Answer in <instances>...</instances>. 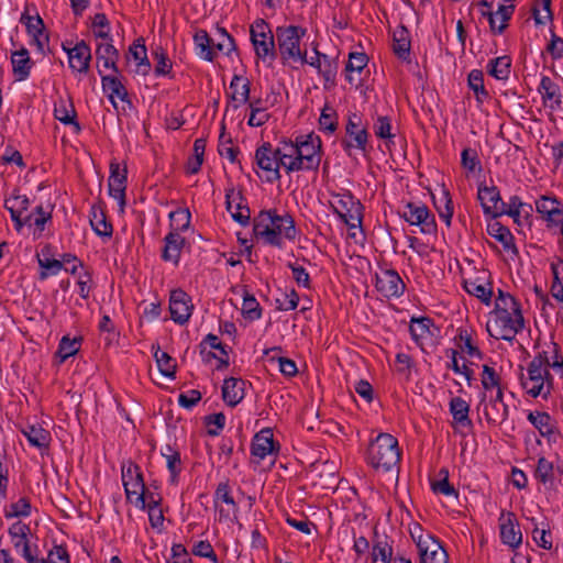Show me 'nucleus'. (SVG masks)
I'll use <instances>...</instances> for the list:
<instances>
[{
  "label": "nucleus",
  "mask_w": 563,
  "mask_h": 563,
  "mask_svg": "<svg viewBox=\"0 0 563 563\" xmlns=\"http://www.w3.org/2000/svg\"><path fill=\"white\" fill-rule=\"evenodd\" d=\"M185 244L186 239L184 236L176 233V231H169V233L164 238V246L161 255L162 260L177 266Z\"/></svg>",
  "instance_id": "27"
},
{
  "label": "nucleus",
  "mask_w": 563,
  "mask_h": 563,
  "mask_svg": "<svg viewBox=\"0 0 563 563\" xmlns=\"http://www.w3.org/2000/svg\"><path fill=\"white\" fill-rule=\"evenodd\" d=\"M74 262L75 264L68 268V267H65V271L66 272H69L70 274H76L77 273V268L78 266L82 267L84 264L81 261H79L75 255L70 254V253H66L62 256V261L59 260H49V258H38V265L42 267V268H45L47 271H51L52 274H57L62 268H63V265L64 264H67V263H71Z\"/></svg>",
  "instance_id": "36"
},
{
  "label": "nucleus",
  "mask_w": 563,
  "mask_h": 563,
  "mask_svg": "<svg viewBox=\"0 0 563 563\" xmlns=\"http://www.w3.org/2000/svg\"><path fill=\"white\" fill-rule=\"evenodd\" d=\"M455 343L461 351L465 352L471 357L483 358V353L478 346L473 342L472 333L465 328L457 329Z\"/></svg>",
  "instance_id": "46"
},
{
  "label": "nucleus",
  "mask_w": 563,
  "mask_h": 563,
  "mask_svg": "<svg viewBox=\"0 0 563 563\" xmlns=\"http://www.w3.org/2000/svg\"><path fill=\"white\" fill-rule=\"evenodd\" d=\"M393 556V547L387 540H374L371 553L372 563H390Z\"/></svg>",
  "instance_id": "57"
},
{
  "label": "nucleus",
  "mask_w": 563,
  "mask_h": 563,
  "mask_svg": "<svg viewBox=\"0 0 563 563\" xmlns=\"http://www.w3.org/2000/svg\"><path fill=\"white\" fill-rule=\"evenodd\" d=\"M375 287L385 298H398L406 289L404 280L395 269H386L376 274Z\"/></svg>",
  "instance_id": "13"
},
{
  "label": "nucleus",
  "mask_w": 563,
  "mask_h": 563,
  "mask_svg": "<svg viewBox=\"0 0 563 563\" xmlns=\"http://www.w3.org/2000/svg\"><path fill=\"white\" fill-rule=\"evenodd\" d=\"M413 341L424 351L427 340L438 336L440 329L434 325L433 320L429 317L412 318L409 327Z\"/></svg>",
  "instance_id": "18"
},
{
  "label": "nucleus",
  "mask_w": 563,
  "mask_h": 563,
  "mask_svg": "<svg viewBox=\"0 0 563 563\" xmlns=\"http://www.w3.org/2000/svg\"><path fill=\"white\" fill-rule=\"evenodd\" d=\"M25 27L26 33L32 37L31 44L35 45L40 53L45 54V45L48 43L49 37L40 14L36 13L34 20L27 23Z\"/></svg>",
  "instance_id": "34"
},
{
  "label": "nucleus",
  "mask_w": 563,
  "mask_h": 563,
  "mask_svg": "<svg viewBox=\"0 0 563 563\" xmlns=\"http://www.w3.org/2000/svg\"><path fill=\"white\" fill-rule=\"evenodd\" d=\"M81 342V336L70 339L68 335H64L59 341L55 357L59 358V363H64L68 357L79 352Z\"/></svg>",
  "instance_id": "48"
},
{
  "label": "nucleus",
  "mask_w": 563,
  "mask_h": 563,
  "mask_svg": "<svg viewBox=\"0 0 563 563\" xmlns=\"http://www.w3.org/2000/svg\"><path fill=\"white\" fill-rule=\"evenodd\" d=\"M511 59L504 55L489 60L487 65L488 75L498 80H506L510 75Z\"/></svg>",
  "instance_id": "50"
},
{
  "label": "nucleus",
  "mask_w": 563,
  "mask_h": 563,
  "mask_svg": "<svg viewBox=\"0 0 563 563\" xmlns=\"http://www.w3.org/2000/svg\"><path fill=\"white\" fill-rule=\"evenodd\" d=\"M401 452L398 440L390 433H379L371 441L366 450V462L375 470L384 473H399Z\"/></svg>",
  "instance_id": "1"
},
{
  "label": "nucleus",
  "mask_w": 563,
  "mask_h": 563,
  "mask_svg": "<svg viewBox=\"0 0 563 563\" xmlns=\"http://www.w3.org/2000/svg\"><path fill=\"white\" fill-rule=\"evenodd\" d=\"M484 416L489 424L499 426L508 417V406L497 401L489 400L484 404Z\"/></svg>",
  "instance_id": "45"
},
{
  "label": "nucleus",
  "mask_w": 563,
  "mask_h": 563,
  "mask_svg": "<svg viewBox=\"0 0 563 563\" xmlns=\"http://www.w3.org/2000/svg\"><path fill=\"white\" fill-rule=\"evenodd\" d=\"M551 272L553 275L551 295L558 301L563 302V258L551 263Z\"/></svg>",
  "instance_id": "54"
},
{
  "label": "nucleus",
  "mask_w": 563,
  "mask_h": 563,
  "mask_svg": "<svg viewBox=\"0 0 563 563\" xmlns=\"http://www.w3.org/2000/svg\"><path fill=\"white\" fill-rule=\"evenodd\" d=\"M528 420L533 424L536 429L539 430V432L542 435H548L552 433V428L550 424L551 416L548 412H529Z\"/></svg>",
  "instance_id": "63"
},
{
  "label": "nucleus",
  "mask_w": 563,
  "mask_h": 563,
  "mask_svg": "<svg viewBox=\"0 0 563 563\" xmlns=\"http://www.w3.org/2000/svg\"><path fill=\"white\" fill-rule=\"evenodd\" d=\"M229 88L231 92L228 93V98L235 102L233 104L234 109L250 101L251 81L246 77L236 74L233 75Z\"/></svg>",
  "instance_id": "30"
},
{
  "label": "nucleus",
  "mask_w": 563,
  "mask_h": 563,
  "mask_svg": "<svg viewBox=\"0 0 563 563\" xmlns=\"http://www.w3.org/2000/svg\"><path fill=\"white\" fill-rule=\"evenodd\" d=\"M8 532L12 539L14 548L19 549L22 543L29 541L27 534L30 533V526L22 521H16L10 526Z\"/></svg>",
  "instance_id": "64"
},
{
  "label": "nucleus",
  "mask_w": 563,
  "mask_h": 563,
  "mask_svg": "<svg viewBox=\"0 0 563 563\" xmlns=\"http://www.w3.org/2000/svg\"><path fill=\"white\" fill-rule=\"evenodd\" d=\"M521 311L520 302L511 296L509 292H506L501 289H498V296L495 300V309L494 314H503V313H518Z\"/></svg>",
  "instance_id": "43"
},
{
  "label": "nucleus",
  "mask_w": 563,
  "mask_h": 563,
  "mask_svg": "<svg viewBox=\"0 0 563 563\" xmlns=\"http://www.w3.org/2000/svg\"><path fill=\"white\" fill-rule=\"evenodd\" d=\"M338 120L336 110L329 103H325L319 118L320 130L328 134H333L339 126Z\"/></svg>",
  "instance_id": "52"
},
{
  "label": "nucleus",
  "mask_w": 563,
  "mask_h": 563,
  "mask_svg": "<svg viewBox=\"0 0 563 563\" xmlns=\"http://www.w3.org/2000/svg\"><path fill=\"white\" fill-rule=\"evenodd\" d=\"M272 229L278 239H282V235H284L286 239L294 241L297 236L294 218L288 213L284 216L276 213Z\"/></svg>",
  "instance_id": "41"
},
{
  "label": "nucleus",
  "mask_w": 563,
  "mask_h": 563,
  "mask_svg": "<svg viewBox=\"0 0 563 563\" xmlns=\"http://www.w3.org/2000/svg\"><path fill=\"white\" fill-rule=\"evenodd\" d=\"M225 205L227 210L231 213L234 221L242 225H247L251 219V211L246 205L242 190L228 188L225 190Z\"/></svg>",
  "instance_id": "16"
},
{
  "label": "nucleus",
  "mask_w": 563,
  "mask_h": 563,
  "mask_svg": "<svg viewBox=\"0 0 563 563\" xmlns=\"http://www.w3.org/2000/svg\"><path fill=\"white\" fill-rule=\"evenodd\" d=\"M525 328V318L522 312L495 314L492 324H487V331L490 336L497 340L511 342L517 333Z\"/></svg>",
  "instance_id": "6"
},
{
  "label": "nucleus",
  "mask_w": 563,
  "mask_h": 563,
  "mask_svg": "<svg viewBox=\"0 0 563 563\" xmlns=\"http://www.w3.org/2000/svg\"><path fill=\"white\" fill-rule=\"evenodd\" d=\"M410 47L409 30L401 25L394 32L393 51L398 58L409 60Z\"/></svg>",
  "instance_id": "39"
},
{
  "label": "nucleus",
  "mask_w": 563,
  "mask_h": 563,
  "mask_svg": "<svg viewBox=\"0 0 563 563\" xmlns=\"http://www.w3.org/2000/svg\"><path fill=\"white\" fill-rule=\"evenodd\" d=\"M99 75L101 77L102 88L106 92H109V98L113 104H115L114 97L122 101H129V93L121 81L120 74H115L114 76L103 75V69H99Z\"/></svg>",
  "instance_id": "33"
},
{
  "label": "nucleus",
  "mask_w": 563,
  "mask_h": 563,
  "mask_svg": "<svg viewBox=\"0 0 563 563\" xmlns=\"http://www.w3.org/2000/svg\"><path fill=\"white\" fill-rule=\"evenodd\" d=\"M32 446L38 449H48L51 442V433L41 426H27L22 430Z\"/></svg>",
  "instance_id": "44"
},
{
  "label": "nucleus",
  "mask_w": 563,
  "mask_h": 563,
  "mask_svg": "<svg viewBox=\"0 0 563 563\" xmlns=\"http://www.w3.org/2000/svg\"><path fill=\"white\" fill-rule=\"evenodd\" d=\"M31 206L30 199L25 195L12 194L11 197L4 200V208L10 214L20 213L24 214Z\"/></svg>",
  "instance_id": "61"
},
{
  "label": "nucleus",
  "mask_w": 563,
  "mask_h": 563,
  "mask_svg": "<svg viewBox=\"0 0 563 563\" xmlns=\"http://www.w3.org/2000/svg\"><path fill=\"white\" fill-rule=\"evenodd\" d=\"M255 161L257 166L267 173V183H275L280 179V167L283 166L276 163L277 161L273 156V145L269 142H264L256 148Z\"/></svg>",
  "instance_id": "14"
},
{
  "label": "nucleus",
  "mask_w": 563,
  "mask_h": 563,
  "mask_svg": "<svg viewBox=\"0 0 563 563\" xmlns=\"http://www.w3.org/2000/svg\"><path fill=\"white\" fill-rule=\"evenodd\" d=\"M450 413L452 415L453 421L452 427L454 430L466 429L467 431L473 430V421L471 420L470 405L461 397H453L449 404Z\"/></svg>",
  "instance_id": "24"
},
{
  "label": "nucleus",
  "mask_w": 563,
  "mask_h": 563,
  "mask_svg": "<svg viewBox=\"0 0 563 563\" xmlns=\"http://www.w3.org/2000/svg\"><path fill=\"white\" fill-rule=\"evenodd\" d=\"M500 539L504 544L512 549H517L521 544L522 533L514 512H508L507 518L500 523Z\"/></svg>",
  "instance_id": "29"
},
{
  "label": "nucleus",
  "mask_w": 563,
  "mask_h": 563,
  "mask_svg": "<svg viewBox=\"0 0 563 563\" xmlns=\"http://www.w3.org/2000/svg\"><path fill=\"white\" fill-rule=\"evenodd\" d=\"M194 42L200 48L203 59L212 62L216 58L217 53L212 48V38L206 30H198L194 35Z\"/></svg>",
  "instance_id": "56"
},
{
  "label": "nucleus",
  "mask_w": 563,
  "mask_h": 563,
  "mask_svg": "<svg viewBox=\"0 0 563 563\" xmlns=\"http://www.w3.org/2000/svg\"><path fill=\"white\" fill-rule=\"evenodd\" d=\"M487 233L500 242L505 251H512L515 254L518 253L511 231L500 222L495 221L488 223Z\"/></svg>",
  "instance_id": "37"
},
{
  "label": "nucleus",
  "mask_w": 563,
  "mask_h": 563,
  "mask_svg": "<svg viewBox=\"0 0 563 563\" xmlns=\"http://www.w3.org/2000/svg\"><path fill=\"white\" fill-rule=\"evenodd\" d=\"M467 85L474 91L478 104L484 103L489 98V92L484 85V74L482 70H471L467 76Z\"/></svg>",
  "instance_id": "49"
},
{
  "label": "nucleus",
  "mask_w": 563,
  "mask_h": 563,
  "mask_svg": "<svg viewBox=\"0 0 563 563\" xmlns=\"http://www.w3.org/2000/svg\"><path fill=\"white\" fill-rule=\"evenodd\" d=\"M318 65V73L323 77V88L330 90L335 87L339 67L336 58H331L329 55L322 54Z\"/></svg>",
  "instance_id": "35"
},
{
  "label": "nucleus",
  "mask_w": 563,
  "mask_h": 563,
  "mask_svg": "<svg viewBox=\"0 0 563 563\" xmlns=\"http://www.w3.org/2000/svg\"><path fill=\"white\" fill-rule=\"evenodd\" d=\"M169 227L170 231H176V233L184 232L189 229L191 214L188 209L179 208L169 213Z\"/></svg>",
  "instance_id": "58"
},
{
  "label": "nucleus",
  "mask_w": 563,
  "mask_h": 563,
  "mask_svg": "<svg viewBox=\"0 0 563 563\" xmlns=\"http://www.w3.org/2000/svg\"><path fill=\"white\" fill-rule=\"evenodd\" d=\"M251 41L258 58L271 62L277 58V51L275 47V35L273 34L268 23L263 19H257L250 30Z\"/></svg>",
  "instance_id": "5"
},
{
  "label": "nucleus",
  "mask_w": 563,
  "mask_h": 563,
  "mask_svg": "<svg viewBox=\"0 0 563 563\" xmlns=\"http://www.w3.org/2000/svg\"><path fill=\"white\" fill-rule=\"evenodd\" d=\"M122 482L128 499H130L131 495H137L145 484L140 466L133 462H129L126 466L123 465Z\"/></svg>",
  "instance_id": "26"
},
{
  "label": "nucleus",
  "mask_w": 563,
  "mask_h": 563,
  "mask_svg": "<svg viewBox=\"0 0 563 563\" xmlns=\"http://www.w3.org/2000/svg\"><path fill=\"white\" fill-rule=\"evenodd\" d=\"M192 309L191 297L185 290L177 288L170 291L169 312L174 322L180 325L185 324L189 320Z\"/></svg>",
  "instance_id": "12"
},
{
  "label": "nucleus",
  "mask_w": 563,
  "mask_h": 563,
  "mask_svg": "<svg viewBox=\"0 0 563 563\" xmlns=\"http://www.w3.org/2000/svg\"><path fill=\"white\" fill-rule=\"evenodd\" d=\"M242 313L244 318L251 321L257 320L262 317V308L258 301L247 290H244L243 295Z\"/></svg>",
  "instance_id": "59"
},
{
  "label": "nucleus",
  "mask_w": 563,
  "mask_h": 563,
  "mask_svg": "<svg viewBox=\"0 0 563 563\" xmlns=\"http://www.w3.org/2000/svg\"><path fill=\"white\" fill-rule=\"evenodd\" d=\"M420 563H448L449 554L441 542L431 534H420L416 540Z\"/></svg>",
  "instance_id": "10"
},
{
  "label": "nucleus",
  "mask_w": 563,
  "mask_h": 563,
  "mask_svg": "<svg viewBox=\"0 0 563 563\" xmlns=\"http://www.w3.org/2000/svg\"><path fill=\"white\" fill-rule=\"evenodd\" d=\"M400 217L410 225H419L420 232L424 234H433L437 232L434 214H432L428 207L422 203H406Z\"/></svg>",
  "instance_id": "9"
},
{
  "label": "nucleus",
  "mask_w": 563,
  "mask_h": 563,
  "mask_svg": "<svg viewBox=\"0 0 563 563\" xmlns=\"http://www.w3.org/2000/svg\"><path fill=\"white\" fill-rule=\"evenodd\" d=\"M538 92L541 95L542 103L552 111L562 108V92L560 86L549 76H542Z\"/></svg>",
  "instance_id": "23"
},
{
  "label": "nucleus",
  "mask_w": 563,
  "mask_h": 563,
  "mask_svg": "<svg viewBox=\"0 0 563 563\" xmlns=\"http://www.w3.org/2000/svg\"><path fill=\"white\" fill-rule=\"evenodd\" d=\"M520 382L522 388L533 398L541 396L548 399L553 388V377L548 368L528 365L526 377L523 367L520 366Z\"/></svg>",
  "instance_id": "4"
},
{
  "label": "nucleus",
  "mask_w": 563,
  "mask_h": 563,
  "mask_svg": "<svg viewBox=\"0 0 563 563\" xmlns=\"http://www.w3.org/2000/svg\"><path fill=\"white\" fill-rule=\"evenodd\" d=\"M307 30L298 25L278 26L276 29V38L282 63L285 65L290 60L307 63V51L300 49V41L306 35Z\"/></svg>",
  "instance_id": "2"
},
{
  "label": "nucleus",
  "mask_w": 563,
  "mask_h": 563,
  "mask_svg": "<svg viewBox=\"0 0 563 563\" xmlns=\"http://www.w3.org/2000/svg\"><path fill=\"white\" fill-rule=\"evenodd\" d=\"M93 34L97 38L112 42L110 22L104 13H96L92 18Z\"/></svg>",
  "instance_id": "62"
},
{
  "label": "nucleus",
  "mask_w": 563,
  "mask_h": 563,
  "mask_svg": "<svg viewBox=\"0 0 563 563\" xmlns=\"http://www.w3.org/2000/svg\"><path fill=\"white\" fill-rule=\"evenodd\" d=\"M64 51L67 52L69 68L79 74H86L89 70L91 62L90 46L81 40L74 47L69 48L63 44Z\"/></svg>",
  "instance_id": "19"
},
{
  "label": "nucleus",
  "mask_w": 563,
  "mask_h": 563,
  "mask_svg": "<svg viewBox=\"0 0 563 563\" xmlns=\"http://www.w3.org/2000/svg\"><path fill=\"white\" fill-rule=\"evenodd\" d=\"M143 38H137L132 46H130L129 52L133 56V58L137 62L139 71H141L144 76L147 75L151 70V63L146 55V47L144 45Z\"/></svg>",
  "instance_id": "55"
},
{
  "label": "nucleus",
  "mask_w": 563,
  "mask_h": 563,
  "mask_svg": "<svg viewBox=\"0 0 563 563\" xmlns=\"http://www.w3.org/2000/svg\"><path fill=\"white\" fill-rule=\"evenodd\" d=\"M345 198L346 199H341L339 201L341 209L335 208L334 212L350 229L361 227L363 220V206L360 201H354L351 194L346 195Z\"/></svg>",
  "instance_id": "20"
},
{
  "label": "nucleus",
  "mask_w": 563,
  "mask_h": 563,
  "mask_svg": "<svg viewBox=\"0 0 563 563\" xmlns=\"http://www.w3.org/2000/svg\"><path fill=\"white\" fill-rule=\"evenodd\" d=\"M126 175V167L121 170L119 163H110L109 195L120 202L121 208L125 206Z\"/></svg>",
  "instance_id": "22"
},
{
  "label": "nucleus",
  "mask_w": 563,
  "mask_h": 563,
  "mask_svg": "<svg viewBox=\"0 0 563 563\" xmlns=\"http://www.w3.org/2000/svg\"><path fill=\"white\" fill-rule=\"evenodd\" d=\"M534 478L544 487L545 492L556 490V479L554 476V466L544 456L539 457L534 470Z\"/></svg>",
  "instance_id": "32"
},
{
  "label": "nucleus",
  "mask_w": 563,
  "mask_h": 563,
  "mask_svg": "<svg viewBox=\"0 0 563 563\" xmlns=\"http://www.w3.org/2000/svg\"><path fill=\"white\" fill-rule=\"evenodd\" d=\"M54 117L64 124H70L74 126L75 133L81 131L79 122L76 120L77 113L71 101L67 102L63 99L55 104Z\"/></svg>",
  "instance_id": "40"
},
{
  "label": "nucleus",
  "mask_w": 563,
  "mask_h": 563,
  "mask_svg": "<svg viewBox=\"0 0 563 563\" xmlns=\"http://www.w3.org/2000/svg\"><path fill=\"white\" fill-rule=\"evenodd\" d=\"M119 57V51L113 46L112 42L106 41L97 45L96 66L98 70L104 68L111 69L114 74H120L117 65Z\"/></svg>",
  "instance_id": "25"
},
{
  "label": "nucleus",
  "mask_w": 563,
  "mask_h": 563,
  "mask_svg": "<svg viewBox=\"0 0 563 563\" xmlns=\"http://www.w3.org/2000/svg\"><path fill=\"white\" fill-rule=\"evenodd\" d=\"M275 214V209L261 211L254 219L253 231L256 236L264 239L267 244L282 249L283 239H278L272 229Z\"/></svg>",
  "instance_id": "15"
},
{
  "label": "nucleus",
  "mask_w": 563,
  "mask_h": 563,
  "mask_svg": "<svg viewBox=\"0 0 563 563\" xmlns=\"http://www.w3.org/2000/svg\"><path fill=\"white\" fill-rule=\"evenodd\" d=\"M11 64L14 79L23 81L30 76L34 62L31 59L29 51L21 46L11 53Z\"/></svg>",
  "instance_id": "28"
},
{
  "label": "nucleus",
  "mask_w": 563,
  "mask_h": 563,
  "mask_svg": "<svg viewBox=\"0 0 563 563\" xmlns=\"http://www.w3.org/2000/svg\"><path fill=\"white\" fill-rule=\"evenodd\" d=\"M477 199L481 202L485 216L493 219L498 218V210L500 208V203L504 201L501 200L499 189L495 185L487 186L479 184L477 189Z\"/></svg>",
  "instance_id": "21"
},
{
  "label": "nucleus",
  "mask_w": 563,
  "mask_h": 563,
  "mask_svg": "<svg viewBox=\"0 0 563 563\" xmlns=\"http://www.w3.org/2000/svg\"><path fill=\"white\" fill-rule=\"evenodd\" d=\"M485 277L464 279V289L472 296L478 298L484 305L489 306L493 297L492 287H486Z\"/></svg>",
  "instance_id": "38"
},
{
  "label": "nucleus",
  "mask_w": 563,
  "mask_h": 563,
  "mask_svg": "<svg viewBox=\"0 0 563 563\" xmlns=\"http://www.w3.org/2000/svg\"><path fill=\"white\" fill-rule=\"evenodd\" d=\"M90 224L97 235L102 238L112 236V224L107 220V217L102 210H97L95 207H92L90 213Z\"/></svg>",
  "instance_id": "47"
},
{
  "label": "nucleus",
  "mask_w": 563,
  "mask_h": 563,
  "mask_svg": "<svg viewBox=\"0 0 563 563\" xmlns=\"http://www.w3.org/2000/svg\"><path fill=\"white\" fill-rule=\"evenodd\" d=\"M207 141L202 137L195 140L194 142V155L189 157L186 172L187 174L194 175L199 173L203 163V156L206 151Z\"/></svg>",
  "instance_id": "51"
},
{
  "label": "nucleus",
  "mask_w": 563,
  "mask_h": 563,
  "mask_svg": "<svg viewBox=\"0 0 563 563\" xmlns=\"http://www.w3.org/2000/svg\"><path fill=\"white\" fill-rule=\"evenodd\" d=\"M154 358L162 375L168 378H175L176 361L167 352L162 351L158 345L154 351Z\"/></svg>",
  "instance_id": "53"
},
{
  "label": "nucleus",
  "mask_w": 563,
  "mask_h": 563,
  "mask_svg": "<svg viewBox=\"0 0 563 563\" xmlns=\"http://www.w3.org/2000/svg\"><path fill=\"white\" fill-rule=\"evenodd\" d=\"M536 212L545 222L548 230L561 228L563 224V202L554 195H542L536 202Z\"/></svg>",
  "instance_id": "8"
},
{
  "label": "nucleus",
  "mask_w": 563,
  "mask_h": 563,
  "mask_svg": "<svg viewBox=\"0 0 563 563\" xmlns=\"http://www.w3.org/2000/svg\"><path fill=\"white\" fill-rule=\"evenodd\" d=\"M200 354L206 363H209L212 358L218 360L217 369L221 371L229 366V354L227 346L219 342L217 335L209 333L199 344Z\"/></svg>",
  "instance_id": "11"
},
{
  "label": "nucleus",
  "mask_w": 563,
  "mask_h": 563,
  "mask_svg": "<svg viewBox=\"0 0 563 563\" xmlns=\"http://www.w3.org/2000/svg\"><path fill=\"white\" fill-rule=\"evenodd\" d=\"M432 198L434 208L437 209L440 219L445 222L448 228H450L454 213V206L450 191L443 188L439 200H437L434 196H432Z\"/></svg>",
  "instance_id": "42"
},
{
  "label": "nucleus",
  "mask_w": 563,
  "mask_h": 563,
  "mask_svg": "<svg viewBox=\"0 0 563 563\" xmlns=\"http://www.w3.org/2000/svg\"><path fill=\"white\" fill-rule=\"evenodd\" d=\"M308 139H310L308 144L305 146H297V156L294 157V161L288 162L286 166V174L289 175L294 172L300 170H318L323 154L322 142L313 132L308 134Z\"/></svg>",
  "instance_id": "3"
},
{
  "label": "nucleus",
  "mask_w": 563,
  "mask_h": 563,
  "mask_svg": "<svg viewBox=\"0 0 563 563\" xmlns=\"http://www.w3.org/2000/svg\"><path fill=\"white\" fill-rule=\"evenodd\" d=\"M346 137L342 140V147L351 155L353 148L360 150L363 153L367 152L368 132L366 126L362 125V118L357 113L349 115L345 125Z\"/></svg>",
  "instance_id": "7"
},
{
  "label": "nucleus",
  "mask_w": 563,
  "mask_h": 563,
  "mask_svg": "<svg viewBox=\"0 0 563 563\" xmlns=\"http://www.w3.org/2000/svg\"><path fill=\"white\" fill-rule=\"evenodd\" d=\"M245 382L242 378H225L222 386V399L230 406L235 407L244 398Z\"/></svg>",
  "instance_id": "31"
},
{
  "label": "nucleus",
  "mask_w": 563,
  "mask_h": 563,
  "mask_svg": "<svg viewBox=\"0 0 563 563\" xmlns=\"http://www.w3.org/2000/svg\"><path fill=\"white\" fill-rule=\"evenodd\" d=\"M367 63L368 57L365 53H350L349 60L345 66L346 79L352 84V73H362V70L367 66Z\"/></svg>",
  "instance_id": "60"
},
{
  "label": "nucleus",
  "mask_w": 563,
  "mask_h": 563,
  "mask_svg": "<svg viewBox=\"0 0 563 563\" xmlns=\"http://www.w3.org/2000/svg\"><path fill=\"white\" fill-rule=\"evenodd\" d=\"M279 450L280 444L274 440L271 428H264L253 437L251 443V454L253 456L264 460L269 454L278 453Z\"/></svg>",
  "instance_id": "17"
}]
</instances>
